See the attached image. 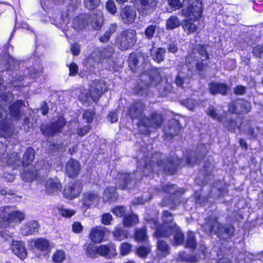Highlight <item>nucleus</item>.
<instances>
[{
    "mask_svg": "<svg viewBox=\"0 0 263 263\" xmlns=\"http://www.w3.org/2000/svg\"><path fill=\"white\" fill-rule=\"evenodd\" d=\"M140 11L144 15H148L152 13L156 8V0H140Z\"/></svg>",
    "mask_w": 263,
    "mask_h": 263,
    "instance_id": "5701e85b",
    "label": "nucleus"
},
{
    "mask_svg": "<svg viewBox=\"0 0 263 263\" xmlns=\"http://www.w3.org/2000/svg\"><path fill=\"white\" fill-rule=\"evenodd\" d=\"M178 259L180 261H188L191 262H195L197 261V258L195 257H189L185 252H181L178 254Z\"/></svg>",
    "mask_w": 263,
    "mask_h": 263,
    "instance_id": "4d7b16f0",
    "label": "nucleus"
},
{
    "mask_svg": "<svg viewBox=\"0 0 263 263\" xmlns=\"http://www.w3.org/2000/svg\"><path fill=\"white\" fill-rule=\"evenodd\" d=\"M149 80L151 85L155 86L160 83L161 80L160 74L156 71H154L150 76Z\"/></svg>",
    "mask_w": 263,
    "mask_h": 263,
    "instance_id": "3c124183",
    "label": "nucleus"
},
{
    "mask_svg": "<svg viewBox=\"0 0 263 263\" xmlns=\"http://www.w3.org/2000/svg\"><path fill=\"white\" fill-rule=\"evenodd\" d=\"M259 133L260 129L258 127H256V129H254V128L252 127L251 125L246 134L250 138H252L256 137Z\"/></svg>",
    "mask_w": 263,
    "mask_h": 263,
    "instance_id": "052dcab7",
    "label": "nucleus"
},
{
    "mask_svg": "<svg viewBox=\"0 0 263 263\" xmlns=\"http://www.w3.org/2000/svg\"><path fill=\"white\" fill-rule=\"evenodd\" d=\"M150 252V248L148 247L141 246L138 248L137 253L141 257H146Z\"/></svg>",
    "mask_w": 263,
    "mask_h": 263,
    "instance_id": "bf43d9fd",
    "label": "nucleus"
},
{
    "mask_svg": "<svg viewBox=\"0 0 263 263\" xmlns=\"http://www.w3.org/2000/svg\"><path fill=\"white\" fill-rule=\"evenodd\" d=\"M65 258V254L62 250H57L52 256V259L55 263H61Z\"/></svg>",
    "mask_w": 263,
    "mask_h": 263,
    "instance_id": "a18cd8bd",
    "label": "nucleus"
},
{
    "mask_svg": "<svg viewBox=\"0 0 263 263\" xmlns=\"http://www.w3.org/2000/svg\"><path fill=\"white\" fill-rule=\"evenodd\" d=\"M191 68L187 64H184L178 67V73L175 79V83L178 86L182 87L184 84L189 83Z\"/></svg>",
    "mask_w": 263,
    "mask_h": 263,
    "instance_id": "9b49d317",
    "label": "nucleus"
},
{
    "mask_svg": "<svg viewBox=\"0 0 263 263\" xmlns=\"http://www.w3.org/2000/svg\"><path fill=\"white\" fill-rule=\"evenodd\" d=\"M162 219L163 226L161 227L158 226V220L156 219H152L148 221V223L153 229H156V234L157 236L166 237L168 236V231L176 226L173 223V217L172 214L168 211H164L162 212Z\"/></svg>",
    "mask_w": 263,
    "mask_h": 263,
    "instance_id": "423d86ee",
    "label": "nucleus"
},
{
    "mask_svg": "<svg viewBox=\"0 0 263 263\" xmlns=\"http://www.w3.org/2000/svg\"><path fill=\"white\" fill-rule=\"evenodd\" d=\"M162 121L161 115L156 112L152 113L149 117H144L143 120L141 121V124H138V128L142 134H148L149 127H159L162 123Z\"/></svg>",
    "mask_w": 263,
    "mask_h": 263,
    "instance_id": "6e6552de",
    "label": "nucleus"
},
{
    "mask_svg": "<svg viewBox=\"0 0 263 263\" xmlns=\"http://www.w3.org/2000/svg\"><path fill=\"white\" fill-rule=\"evenodd\" d=\"M182 26L184 31L187 34L196 32L198 28V24H195L194 20H190L188 18L183 22Z\"/></svg>",
    "mask_w": 263,
    "mask_h": 263,
    "instance_id": "7c9ffc66",
    "label": "nucleus"
},
{
    "mask_svg": "<svg viewBox=\"0 0 263 263\" xmlns=\"http://www.w3.org/2000/svg\"><path fill=\"white\" fill-rule=\"evenodd\" d=\"M112 220V217L111 215L109 213L104 214L102 216V222L105 225H109Z\"/></svg>",
    "mask_w": 263,
    "mask_h": 263,
    "instance_id": "338daca9",
    "label": "nucleus"
},
{
    "mask_svg": "<svg viewBox=\"0 0 263 263\" xmlns=\"http://www.w3.org/2000/svg\"><path fill=\"white\" fill-rule=\"evenodd\" d=\"M98 254L107 258H112L117 254L115 247L111 245H101L98 246Z\"/></svg>",
    "mask_w": 263,
    "mask_h": 263,
    "instance_id": "bb28decb",
    "label": "nucleus"
},
{
    "mask_svg": "<svg viewBox=\"0 0 263 263\" xmlns=\"http://www.w3.org/2000/svg\"><path fill=\"white\" fill-rule=\"evenodd\" d=\"M197 50L198 54L200 55L201 61H205L209 58V54L207 52L205 46L203 45H199Z\"/></svg>",
    "mask_w": 263,
    "mask_h": 263,
    "instance_id": "8fccbe9b",
    "label": "nucleus"
},
{
    "mask_svg": "<svg viewBox=\"0 0 263 263\" xmlns=\"http://www.w3.org/2000/svg\"><path fill=\"white\" fill-rule=\"evenodd\" d=\"M45 187L47 193L51 194L60 191L62 189V185L58 178H50L46 181Z\"/></svg>",
    "mask_w": 263,
    "mask_h": 263,
    "instance_id": "a878e982",
    "label": "nucleus"
},
{
    "mask_svg": "<svg viewBox=\"0 0 263 263\" xmlns=\"http://www.w3.org/2000/svg\"><path fill=\"white\" fill-rule=\"evenodd\" d=\"M115 190L113 188H107L104 193L103 198L107 200H112L114 199V196L115 195Z\"/></svg>",
    "mask_w": 263,
    "mask_h": 263,
    "instance_id": "13d9d810",
    "label": "nucleus"
},
{
    "mask_svg": "<svg viewBox=\"0 0 263 263\" xmlns=\"http://www.w3.org/2000/svg\"><path fill=\"white\" fill-rule=\"evenodd\" d=\"M60 214L66 217H70L75 214L73 210H68L66 209H61L59 210Z\"/></svg>",
    "mask_w": 263,
    "mask_h": 263,
    "instance_id": "774afa93",
    "label": "nucleus"
},
{
    "mask_svg": "<svg viewBox=\"0 0 263 263\" xmlns=\"http://www.w3.org/2000/svg\"><path fill=\"white\" fill-rule=\"evenodd\" d=\"M120 15L123 23L131 24L135 20L136 12L133 8L127 6L121 9Z\"/></svg>",
    "mask_w": 263,
    "mask_h": 263,
    "instance_id": "dca6fc26",
    "label": "nucleus"
},
{
    "mask_svg": "<svg viewBox=\"0 0 263 263\" xmlns=\"http://www.w3.org/2000/svg\"><path fill=\"white\" fill-rule=\"evenodd\" d=\"M107 90V86L104 81L94 80L90 84L89 91H82L79 96V98L83 104L91 101L96 102L101 95Z\"/></svg>",
    "mask_w": 263,
    "mask_h": 263,
    "instance_id": "7ed1b4c3",
    "label": "nucleus"
},
{
    "mask_svg": "<svg viewBox=\"0 0 263 263\" xmlns=\"http://www.w3.org/2000/svg\"><path fill=\"white\" fill-rule=\"evenodd\" d=\"M181 126L178 120H170L164 127V135L166 139H171L177 136L181 130Z\"/></svg>",
    "mask_w": 263,
    "mask_h": 263,
    "instance_id": "f8f14e48",
    "label": "nucleus"
},
{
    "mask_svg": "<svg viewBox=\"0 0 263 263\" xmlns=\"http://www.w3.org/2000/svg\"><path fill=\"white\" fill-rule=\"evenodd\" d=\"M145 109V105L142 102H134L129 107L128 115L133 120H138V124H141V121L143 120L145 116L144 114Z\"/></svg>",
    "mask_w": 263,
    "mask_h": 263,
    "instance_id": "9d476101",
    "label": "nucleus"
},
{
    "mask_svg": "<svg viewBox=\"0 0 263 263\" xmlns=\"http://www.w3.org/2000/svg\"><path fill=\"white\" fill-rule=\"evenodd\" d=\"M106 228L99 226L92 228L90 234V237L94 242L99 243L102 241L104 237L105 231Z\"/></svg>",
    "mask_w": 263,
    "mask_h": 263,
    "instance_id": "393cba45",
    "label": "nucleus"
},
{
    "mask_svg": "<svg viewBox=\"0 0 263 263\" xmlns=\"http://www.w3.org/2000/svg\"><path fill=\"white\" fill-rule=\"evenodd\" d=\"M180 25V21L176 16H171L166 21V28L172 30Z\"/></svg>",
    "mask_w": 263,
    "mask_h": 263,
    "instance_id": "e433bc0d",
    "label": "nucleus"
},
{
    "mask_svg": "<svg viewBox=\"0 0 263 263\" xmlns=\"http://www.w3.org/2000/svg\"><path fill=\"white\" fill-rule=\"evenodd\" d=\"M251 109V104L248 101L239 99L229 105V110L236 114L248 113Z\"/></svg>",
    "mask_w": 263,
    "mask_h": 263,
    "instance_id": "ddd939ff",
    "label": "nucleus"
},
{
    "mask_svg": "<svg viewBox=\"0 0 263 263\" xmlns=\"http://www.w3.org/2000/svg\"><path fill=\"white\" fill-rule=\"evenodd\" d=\"M252 123L248 120H244L240 124L238 128L240 132H243L245 134L247 130L250 128Z\"/></svg>",
    "mask_w": 263,
    "mask_h": 263,
    "instance_id": "5fc2aeb1",
    "label": "nucleus"
},
{
    "mask_svg": "<svg viewBox=\"0 0 263 263\" xmlns=\"http://www.w3.org/2000/svg\"><path fill=\"white\" fill-rule=\"evenodd\" d=\"M206 113L209 116H210L213 119L218 120L219 121H222L221 117L220 115L219 112H218L213 106H209V108L207 109Z\"/></svg>",
    "mask_w": 263,
    "mask_h": 263,
    "instance_id": "c03bdc74",
    "label": "nucleus"
},
{
    "mask_svg": "<svg viewBox=\"0 0 263 263\" xmlns=\"http://www.w3.org/2000/svg\"><path fill=\"white\" fill-rule=\"evenodd\" d=\"M37 169L38 168H35L33 165L23 166V169L21 174V178L25 182L33 181L37 175Z\"/></svg>",
    "mask_w": 263,
    "mask_h": 263,
    "instance_id": "6ab92c4d",
    "label": "nucleus"
},
{
    "mask_svg": "<svg viewBox=\"0 0 263 263\" xmlns=\"http://www.w3.org/2000/svg\"><path fill=\"white\" fill-rule=\"evenodd\" d=\"M161 191L170 194H175L179 192L175 185H165L161 187Z\"/></svg>",
    "mask_w": 263,
    "mask_h": 263,
    "instance_id": "603ef678",
    "label": "nucleus"
},
{
    "mask_svg": "<svg viewBox=\"0 0 263 263\" xmlns=\"http://www.w3.org/2000/svg\"><path fill=\"white\" fill-rule=\"evenodd\" d=\"M80 165L79 162L74 159H70L66 165V171L68 177H76L79 173Z\"/></svg>",
    "mask_w": 263,
    "mask_h": 263,
    "instance_id": "4be33fe9",
    "label": "nucleus"
},
{
    "mask_svg": "<svg viewBox=\"0 0 263 263\" xmlns=\"http://www.w3.org/2000/svg\"><path fill=\"white\" fill-rule=\"evenodd\" d=\"M114 50L112 46H108L103 49L102 52V56L104 58H107L111 56Z\"/></svg>",
    "mask_w": 263,
    "mask_h": 263,
    "instance_id": "69168bd1",
    "label": "nucleus"
},
{
    "mask_svg": "<svg viewBox=\"0 0 263 263\" xmlns=\"http://www.w3.org/2000/svg\"><path fill=\"white\" fill-rule=\"evenodd\" d=\"M101 3V0H84L85 7L89 9L92 10L98 7Z\"/></svg>",
    "mask_w": 263,
    "mask_h": 263,
    "instance_id": "49530a36",
    "label": "nucleus"
},
{
    "mask_svg": "<svg viewBox=\"0 0 263 263\" xmlns=\"http://www.w3.org/2000/svg\"><path fill=\"white\" fill-rule=\"evenodd\" d=\"M134 175V174L118 173L117 175L115 183L117 187L122 190L125 189L133 178Z\"/></svg>",
    "mask_w": 263,
    "mask_h": 263,
    "instance_id": "aec40b11",
    "label": "nucleus"
},
{
    "mask_svg": "<svg viewBox=\"0 0 263 263\" xmlns=\"http://www.w3.org/2000/svg\"><path fill=\"white\" fill-rule=\"evenodd\" d=\"M84 249L86 250V254L90 257H96L98 255V246L91 243L85 244Z\"/></svg>",
    "mask_w": 263,
    "mask_h": 263,
    "instance_id": "58836bf2",
    "label": "nucleus"
},
{
    "mask_svg": "<svg viewBox=\"0 0 263 263\" xmlns=\"http://www.w3.org/2000/svg\"><path fill=\"white\" fill-rule=\"evenodd\" d=\"M6 114L0 111V137H10L13 133V128L11 123L8 121Z\"/></svg>",
    "mask_w": 263,
    "mask_h": 263,
    "instance_id": "4468645a",
    "label": "nucleus"
},
{
    "mask_svg": "<svg viewBox=\"0 0 263 263\" xmlns=\"http://www.w3.org/2000/svg\"><path fill=\"white\" fill-rule=\"evenodd\" d=\"M39 225L36 221H30L25 224L21 229V233L25 236L32 235L39 230Z\"/></svg>",
    "mask_w": 263,
    "mask_h": 263,
    "instance_id": "cd10ccee",
    "label": "nucleus"
},
{
    "mask_svg": "<svg viewBox=\"0 0 263 263\" xmlns=\"http://www.w3.org/2000/svg\"><path fill=\"white\" fill-rule=\"evenodd\" d=\"M144 61V56L143 53L139 52L136 54H132L128 59V62L130 65L134 66H138L140 63H143Z\"/></svg>",
    "mask_w": 263,
    "mask_h": 263,
    "instance_id": "72a5a7b5",
    "label": "nucleus"
},
{
    "mask_svg": "<svg viewBox=\"0 0 263 263\" xmlns=\"http://www.w3.org/2000/svg\"><path fill=\"white\" fill-rule=\"evenodd\" d=\"M11 249L15 255L22 260L27 256V250L25 243L22 241L13 240Z\"/></svg>",
    "mask_w": 263,
    "mask_h": 263,
    "instance_id": "a211bd4d",
    "label": "nucleus"
},
{
    "mask_svg": "<svg viewBox=\"0 0 263 263\" xmlns=\"http://www.w3.org/2000/svg\"><path fill=\"white\" fill-rule=\"evenodd\" d=\"M114 238L121 241L127 237V232L121 227H117L112 232Z\"/></svg>",
    "mask_w": 263,
    "mask_h": 263,
    "instance_id": "a19ab883",
    "label": "nucleus"
},
{
    "mask_svg": "<svg viewBox=\"0 0 263 263\" xmlns=\"http://www.w3.org/2000/svg\"><path fill=\"white\" fill-rule=\"evenodd\" d=\"M253 53L258 58H263V45L255 46L253 49Z\"/></svg>",
    "mask_w": 263,
    "mask_h": 263,
    "instance_id": "680f3d73",
    "label": "nucleus"
},
{
    "mask_svg": "<svg viewBox=\"0 0 263 263\" xmlns=\"http://www.w3.org/2000/svg\"><path fill=\"white\" fill-rule=\"evenodd\" d=\"M81 192V184L78 182L70 183L66 186L64 190V196L69 199L78 197Z\"/></svg>",
    "mask_w": 263,
    "mask_h": 263,
    "instance_id": "f3484780",
    "label": "nucleus"
},
{
    "mask_svg": "<svg viewBox=\"0 0 263 263\" xmlns=\"http://www.w3.org/2000/svg\"><path fill=\"white\" fill-rule=\"evenodd\" d=\"M34 157V150L31 147L27 149L25 153L22 161L23 166L32 165L31 162L33 161Z\"/></svg>",
    "mask_w": 263,
    "mask_h": 263,
    "instance_id": "473e14b6",
    "label": "nucleus"
},
{
    "mask_svg": "<svg viewBox=\"0 0 263 263\" xmlns=\"http://www.w3.org/2000/svg\"><path fill=\"white\" fill-rule=\"evenodd\" d=\"M0 104V111L2 114H6V118L12 121L19 120L23 116V112L22 108L24 106V102L21 100H18L15 103L11 104L8 108V113L4 109V107Z\"/></svg>",
    "mask_w": 263,
    "mask_h": 263,
    "instance_id": "1a4fd4ad",
    "label": "nucleus"
},
{
    "mask_svg": "<svg viewBox=\"0 0 263 263\" xmlns=\"http://www.w3.org/2000/svg\"><path fill=\"white\" fill-rule=\"evenodd\" d=\"M0 159L2 165H14V167H16L21 163L16 153H13L10 155L7 153H3L1 155L0 153Z\"/></svg>",
    "mask_w": 263,
    "mask_h": 263,
    "instance_id": "2eb2a0df",
    "label": "nucleus"
},
{
    "mask_svg": "<svg viewBox=\"0 0 263 263\" xmlns=\"http://www.w3.org/2000/svg\"><path fill=\"white\" fill-rule=\"evenodd\" d=\"M34 245L38 250L42 251L47 250L49 247V242L46 239L43 238L35 240Z\"/></svg>",
    "mask_w": 263,
    "mask_h": 263,
    "instance_id": "4c0bfd02",
    "label": "nucleus"
},
{
    "mask_svg": "<svg viewBox=\"0 0 263 263\" xmlns=\"http://www.w3.org/2000/svg\"><path fill=\"white\" fill-rule=\"evenodd\" d=\"M132 245L127 242L122 243L120 246V253L122 255L128 254L131 251Z\"/></svg>",
    "mask_w": 263,
    "mask_h": 263,
    "instance_id": "6e6d98bb",
    "label": "nucleus"
},
{
    "mask_svg": "<svg viewBox=\"0 0 263 263\" xmlns=\"http://www.w3.org/2000/svg\"><path fill=\"white\" fill-rule=\"evenodd\" d=\"M203 4L201 0H183L181 15L194 22L200 20L203 12Z\"/></svg>",
    "mask_w": 263,
    "mask_h": 263,
    "instance_id": "20e7f679",
    "label": "nucleus"
},
{
    "mask_svg": "<svg viewBox=\"0 0 263 263\" xmlns=\"http://www.w3.org/2000/svg\"><path fill=\"white\" fill-rule=\"evenodd\" d=\"M135 237L138 240L146 241L147 239L146 229L143 228L136 230Z\"/></svg>",
    "mask_w": 263,
    "mask_h": 263,
    "instance_id": "09e8293b",
    "label": "nucleus"
},
{
    "mask_svg": "<svg viewBox=\"0 0 263 263\" xmlns=\"http://www.w3.org/2000/svg\"><path fill=\"white\" fill-rule=\"evenodd\" d=\"M156 26L151 25L148 26L145 29L144 34L147 39H152L155 33Z\"/></svg>",
    "mask_w": 263,
    "mask_h": 263,
    "instance_id": "de8ad7c7",
    "label": "nucleus"
},
{
    "mask_svg": "<svg viewBox=\"0 0 263 263\" xmlns=\"http://www.w3.org/2000/svg\"><path fill=\"white\" fill-rule=\"evenodd\" d=\"M138 163L139 169L142 168L143 174L145 176H148L152 172L173 174L176 172L177 166L181 164L180 160L178 158L166 159L165 155L160 153H155L149 158L146 156Z\"/></svg>",
    "mask_w": 263,
    "mask_h": 263,
    "instance_id": "f257e3e1",
    "label": "nucleus"
},
{
    "mask_svg": "<svg viewBox=\"0 0 263 263\" xmlns=\"http://www.w3.org/2000/svg\"><path fill=\"white\" fill-rule=\"evenodd\" d=\"M107 10L111 13L114 14L117 11V8L115 2L112 1H109L106 4Z\"/></svg>",
    "mask_w": 263,
    "mask_h": 263,
    "instance_id": "0e129e2a",
    "label": "nucleus"
},
{
    "mask_svg": "<svg viewBox=\"0 0 263 263\" xmlns=\"http://www.w3.org/2000/svg\"><path fill=\"white\" fill-rule=\"evenodd\" d=\"M196 244L195 234L192 232L189 233L186 240V247L194 249L196 247Z\"/></svg>",
    "mask_w": 263,
    "mask_h": 263,
    "instance_id": "37998d69",
    "label": "nucleus"
},
{
    "mask_svg": "<svg viewBox=\"0 0 263 263\" xmlns=\"http://www.w3.org/2000/svg\"><path fill=\"white\" fill-rule=\"evenodd\" d=\"M168 3L169 6L175 10L181 8H183V2H181L180 0H168Z\"/></svg>",
    "mask_w": 263,
    "mask_h": 263,
    "instance_id": "864d4df0",
    "label": "nucleus"
},
{
    "mask_svg": "<svg viewBox=\"0 0 263 263\" xmlns=\"http://www.w3.org/2000/svg\"><path fill=\"white\" fill-rule=\"evenodd\" d=\"M25 218V214L15 206L0 207V228H7L11 223H20Z\"/></svg>",
    "mask_w": 263,
    "mask_h": 263,
    "instance_id": "f03ea898",
    "label": "nucleus"
},
{
    "mask_svg": "<svg viewBox=\"0 0 263 263\" xmlns=\"http://www.w3.org/2000/svg\"><path fill=\"white\" fill-rule=\"evenodd\" d=\"M112 212L117 216L121 217L125 214V208L123 206H118L112 210Z\"/></svg>",
    "mask_w": 263,
    "mask_h": 263,
    "instance_id": "e2e57ef3",
    "label": "nucleus"
},
{
    "mask_svg": "<svg viewBox=\"0 0 263 263\" xmlns=\"http://www.w3.org/2000/svg\"><path fill=\"white\" fill-rule=\"evenodd\" d=\"M209 89L213 95L220 93L222 95H227L228 94V86L224 84L211 83L209 85Z\"/></svg>",
    "mask_w": 263,
    "mask_h": 263,
    "instance_id": "c85d7f7f",
    "label": "nucleus"
},
{
    "mask_svg": "<svg viewBox=\"0 0 263 263\" xmlns=\"http://www.w3.org/2000/svg\"><path fill=\"white\" fill-rule=\"evenodd\" d=\"M157 249L159 254L162 257H165L170 253V247L166 242L164 241L158 240L157 242Z\"/></svg>",
    "mask_w": 263,
    "mask_h": 263,
    "instance_id": "f704fd0d",
    "label": "nucleus"
},
{
    "mask_svg": "<svg viewBox=\"0 0 263 263\" xmlns=\"http://www.w3.org/2000/svg\"><path fill=\"white\" fill-rule=\"evenodd\" d=\"M206 226L209 229L210 232H213L218 237L222 239L230 238L235 232L234 228L229 224H223L220 223L215 217L210 218L208 220Z\"/></svg>",
    "mask_w": 263,
    "mask_h": 263,
    "instance_id": "39448f33",
    "label": "nucleus"
},
{
    "mask_svg": "<svg viewBox=\"0 0 263 263\" xmlns=\"http://www.w3.org/2000/svg\"><path fill=\"white\" fill-rule=\"evenodd\" d=\"M103 22L102 17V13L101 11H98L97 16L92 17V21L91 22L92 26L96 30H99L102 26Z\"/></svg>",
    "mask_w": 263,
    "mask_h": 263,
    "instance_id": "ea45409f",
    "label": "nucleus"
},
{
    "mask_svg": "<svg viewBox=\"0 0 263 263\" xmlns=\"http://www.w3.org/2000/svg\"><path fill=\"white\" fill-rule=\"evenodd\" d=\"M66 122L63 117H60L57 122L52 123L43 130V134L48 136H53L54 134L65 125Z\"/></svg>",
    "mask_w": 263,
    "mask_h": 263,
    "instance_id": "412c9836",
    "label": "nucleus"
},
{
    "mask_svg": "<svg viewBox=\"0 0 263 263\" xmlns=\"http://www.w3.org/2000/svg\"><path fill=\"white\" fill-rule=\"evenodd\" d=\"M139 221L137 215L131 214L124 217L123 222L125 227H132L137 224Z\"/></svg>",
    "mask_w": 263,
    "mask_h": 263,
    "instance_id": "c9c22d12",
    "label": "nucleus"
},
{
    "mask_svg": "<svg viewBox=\"0 0 263 263\" xmlns=\"http://www.w3.org/2000/svg\"><path fill=\"white\" fill-rule=\"evenodd\" d=\"M165 52V50L163 48H153L151 50V54L154 61L160 62L164 59Z\"/></svg>",
    "mask_w": 263,
    "mask_h": 263,
    "instance_id": "2f4dec72",
    "label": "nucleus"
},
{
    "mask_svg": "<svg viewBox=\"0 0 263 263\" xmlns=\"http://www.w3.org/2000/svg\"><path fill=\"white\" fill-rule=\"evenodd\" d=\"M4 228V229L0 231V236L4 241H11L12 240L13 232H10L8 229ZM4 229V228H3Z\"/></svg>",
    "mask_w": 263,
    "mask_h": 263,
    "instance_id": "79ce46f5",
    "label": "nucleus"
},
{
    "mask_svg": "<svg viewBox=\"0 0 263 263\" xmlns=\"http://www.w3.org/2000/svg\"><path fill=\"white\" fill-rule=\"evenodd\" d=\"M99 199V198L97 194L89 192L83 194V198L81 201L83 205L90 208L98 204Z\"/></svg>",
    "mask_w": 263,
    "mask_h": 263,
    "instance_id": "b1692460",
    "label": "nucleus"
},
{
    "mask_svg": "<svg viewBox=\"0 0 263 263\" xmlns=\"http://www.w3.org/2000/svg\"><path fill=\"white\" fill-rule=\"evenodd\" d=\"M171 230L168 231V236L173 235L174 239V246H178L182 243L184 240V235L180 231L179 227L174 226L173 228H171Z\"/></svg>",
    "mask_w": 263,
    "mask_h": 263,
    "instance_id": "c756f323",
    "label": "nucleus"
},
{
    "mask_svg": "<svg viewBox=\"0 0 263 263\" xmlns=\"http://www.w3.org/2000/svg\"><path fill=\"white\" fill-rule=\"evenodd\" d=\"M136 35L135 30L126 29L118 35L116 43L121 50H126L133 46L136 42Z\"/></svg>",
    "mask_w": 263,
    "mask_h": 263,
    "instance_id": "0eeeda50",
    "label": "nucleus"
}]
</instances>
